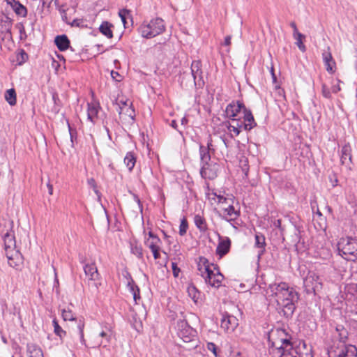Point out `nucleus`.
I'll return each mask as SVG.
<instances>
[{
    "label": "nucleus",
    "instance_id": "14",
    "mask_svg": "<svg viewBox=\"0 0 357 357\" xmlns=\"http://www.w3.org/2000/svg\"><path fill=\"white\" fill-rule=\"evenodd\" d=\"M201 67L202 64L199 61H193L191 64V73L194 78V82L199 87H202L204 85Z\"/></svg>",
    "mask_w": 357,
    "mask_h": 357
},
{
    "label": "nucleus",
    "instance_id": "15",
    "mask_svg": "<svg viewBox=\"0 0 357 357\" xmlns=\"http://www.w3.org/2000/svg\"><path fill=\"white\" fill-rule=\"evenodd\" d=\"M238 325V321L234 316L229 314L223 315L221 319V328L228 333L234 331Z\"/></svg>",
    "mask_w": 357,
    "mask_h": 357
},
{
    "label": "nucleus",
    "instance_id": "61",
    "mask_svg": "<svg viewBox=\"0 0 357 357\" xmlns=\"http://www.w3.org/2000/svg\"><path fill=\"white\" fill-rule=\"evenodd\" d=\"M171 126L175 129H176L177 127V123L175 120L172 121L171 122Z\"/></svg>",
    "mask_w": 357,
    "mask_h": 357
},
{
    "label": "nucleus",
    "instance_id": "26",
    "mask_svg": "<svg viewBox=\"0 0 357 357\" xmlns=\"http://www.w3.org/2000/svg\"><path fill=\"white\" fill-rule=\"evenodd\" d=\"M223 211L227 220H234L239 216V212L236 211L232 205H229L228 207L223 208Z\"/></svg>",
    "mask_w": 357,
    "mask_h": 357
},
{
    "label": "nucleus",
    "instance_id": "36",
    "mask_svg": "<svg viewBox=\"0 0 357 357\" xmlns=\"http://www.w3.org/2000/svg\"><path fill=\"white\" fill-rule=\"evenodd\" d=\"M13 9L18 15L26 17L27 15V10L26 7L21 4L20 2Z\"/></svg>",
    "mask_w": 357,
    "mask_h": 357
},
{
    "label": "nucleus",
    "instance_id": "31",
    "mask_svg": "<svg viewBox=\"0 0 357 357\" xmlns=\"http://www.w3.org/2000/svg\"><path fill=\"white\" fill-rule=\"evenodd\" d=\"M5 99L11 106L16 104V93L14 89H10L6 91Z\"/></svg>",
    "mask_w": 357,
    "mask_h": 357
},
{
    "label": "nucleus",
    "instance_id": "57",
    "mask_svg": "<svg viewBox=\"0 0 357 357\" xmlns=\"http://www.w3.org/2000/svg\"><path fill=\"white\" fill-rule=\"evenodd\" d=\"M160 266H166L167 264V258L163 259L162 261H158V262Z\"/></svg>",
    "mask_w": 357,
    "mask_h": 357
},
{
    "label": "nucleus",
    "instance_id": "55",
    "mask_svg": "<svg viewBox=\"0 0 357 357\" xmlns=\"http://www.w3.org/2000/svg\"><path fill=\"white\" fill-rule=\"evenodd\" d=\"M17 27L20 30V33H24V27L22 24H17Z\"/></svg>",
    "mask_w": 357,
    "mask_h": 357
},
{
    "label": "nucleus",
    "instance_id": "9",
    "mask_svg": "<svg viewBox=\"0 0 357 357\" xmlns=\"http://www.w3.org/2000/svg\"><path fill=\"white\" fill-rule=\"evenodd\" d=\"M62 317L64 321H75L77 324L75 333L79 336L82 344H85V340L84 338V321L82 319H77L75 318L73 312L70 310L63 309L61 312Z\"/></svg>",
    "mask_w": 357,
    "mask_h": 357
},
{
    "label": "nucleus",
    "instance_id": "28",
    "mask_svg": "<svg viewBox=\"0 0 357 357\" xmlns=\"http://www.w3.org/2000/svg\"><path fill=\"white\" fill-rule=\"evenodd\" d=\"M128 287L133 296L134 301L137 303V301L140 299V291L139 287L135 284L132 279L128 282Z\"/></svg>",
    "mask_w": 357,
    "mask_h": 357
},
{
    "label": "nucleus",
    "instance_id": "43",
    "mask_svg": "<svg viewBox=\"0 0 357 357\" xmlns=\"http://www.w3.org/2000/svg\"><path fill=\"white\" fill-rule=\"evenodd\" d=\"M238 126H235L234 125H231L230 123L228 124L227 128L229 132H233L236 136L238 135L241 132V130L237 128Z\"/></svg>",
    "mask_w": 357,
    "mask_h": 357
},
{
    "label": "nucleus",
    "instance_id": "50",
    "mask_svg": "<svg viewBox=\"0 0 357 357\" xmlns=\"http://www.w3.org/2000/svg\"><path fill=\"white\" fill-rule=\"evenodd\" d=\"M214 196H216L217 197V199H218V203H220V204H224V203H226L227 201V199L224 197L223 196H221V195H217L215 193H214Z\"/></svg>",
    "mask_w": 357,
    "mask_h": 357
},
{
    "label": "nucleus",
    "instance_id": "2",
    "mask_svg": "<svg viewBox=\"0 0 357 357\" xmlns=\"http://www.w3.org/2000/svg\"><path fill=\"white\" fill-rule=\"evenodd\" d=\"M291 337L285 330L278 328L269 336V353L273 357H297L298 352L293 348Z\"/></svg>",
    "mask_w": 357,
    "mask_h": 357
},
{
    "label": "nucleus",
    "instance_id": "44",
    "mask_svg": "<svg viewBox=\"0 0 357 357\" xmlns=\"http://www.w3.org/2000/svg\"><path fill=\"white\" fill-rule=\"evenodd\" d=\"M322 95L326 98H331V94L329 89L326 86V84H322Z\"/></svg>",
    "mask_w": 357,
    "mask_h": 357
},
{
    "label": "nucleus",
    "instance_id": "29",
    "mask_svg": "<svg viewBox=\"0 0 357 357\" xmlns=\"http://www.w3.org/2000/svg\"><path fill=\"white\" fill-rule=\"evenodd\" d=\"M194 222L200 231L205 232L207 230L206 222L201 215H196L194 218Z\"/></svg>",
    "mask_w": 357,
    "mask_h": 357
},
{
    "label": "nucleus",
    "instance_id": "42",
    "mask_svg": "<svg viewBox=\"0 0 357 357\" xmlns=\"http://www.w3.org/2000/svg\"><path fill=\"white\" fill-rule=\"evenodd\" d=\"M131 250L132 254H134L138 258H142L143 257V250L142 247L135 245L132 247Z\"/></svg>",
    "mask_w": 357,
    "mask_h": 357
},
{
    "label": "nucleus",
    "instance_id": "47",
    "mask_svg": "<svg viewBox=\"0 0 357 357\" xmlns=\"http://www.w3.org/2000/svg\"><path fill=\"white\" fill-rule=\"evenodd\" d=\"M207 348L208 350L211 351L214 354V355L216 356V355H217L216 346L214 343H212V342L208 343Z\"/></svg>",
    "mask_w": 357,
    "mask_h": 357
},
{
    "label": "nucleus",
    "instance_id": "18",
    "mask_svg": "<svg viewBox=\"0 0 357 357\" xmlns=\"http://www.w3.org/2000/svg\"><path fill=\"white\" fill-rule=\"evenodd\" d=\"M322 58L327 72L329 73H333L335 70V62L333 59L329 47L327 48V50L323 52Z\"/></svg>",
    "mask_w": 357,
    "mask_h": 357
},
{
    "label": "nucleus",
    "instance_id": "21",
    "mask_svg": "<svg viewBox=\"0 0 357 357\" xmlns=\"http://www.w3.org/2000/svg\"><path fill=\"white\" fill-rule=\"evenodd\" d=\"M100 106L96 102L88 103L87 109V118L94 123L98 118V113L99 112Z\"/></svg>",
    "mask_w": 357,
    "mask_h": 357
},
{
    "label": "nucleus",
    "instance_id": "4",
    "mask_svg": "<svg viewBox=\"0 0 357 357\" xmlns=\"http://www.w3.org/2000/svg\"><path fill=\"white\" fill-rule=\"evenodd\" d=\"M139 31L144 38H151L165 31L164 21L161 18H155L148 23H143Z\"/></svg>",
    "mask_w": 357,
    "mask_h": 357
},
{
    "label": "nucleus",
    "instance_id": "10",
    "mask_svg": "<svg viewBox=\"0 0 357 357\" xmlns=\"http://www.w3.org/2000/svg\"><path fill=\"white\" fill-rule=\"evenodd\" d=\"M211 266L213 268H211L210 272H208L204 280L206 283L209 284L210 286L215 288H218L222 284L224 276L220 272V270L217 265L211 264Z\"/></svg>",
    "mask_w": 357,
    "mask_h": 357
},
{
    "label": "nucleus",
    "instance_id": "52",
    "mask_svg": "<svg viewBox=\"0 0 357 357\" xmlns=\"http://www.w3.org/2000/svg\"><path fill=\"white\" fill-rule=\"evenodd\" d=\"M337 82H338V84L337 85H333L332 87V91L334 93H337L338 91H340L341 90V88L339 84L340 81L338 80Z\"/></svg>",
    "mask_w": 357,
    "mask_h": 357
},
{
    "label": "nucleus",
    "instance_id": "46",
    "mask_svg": "<svg viewBox=\"0 0 357 357\" xmlns=\"http://www.w3.org/2000/svg\"><path fill=\"white\" fill-rule=\"evenodd\" d=\"M111 76H112V79H114L115 81H116V82L121 81V76L120 75V74L118 72L112 70L111 72Z\"/></svg>",
    "mask_w": 357,
    "mask_h": 357
},
{
    "label": "nucleus",
    "instance_id": "58",
    "mask_svg": "<svg viewBox=\"0 0 357 357\" xmlns=\"http://www.w3.org/2000/svg\"><path fill=\"white\" fill-rule=\"evenodd\" d=\"M47 186L48 190H49V194L50 195H52V193H53L52 185H51L50 183H47Z\"/></svg>",
    "mask_w": 357,
    "mask_h": 357
},
{
    "label": "nucleus",
    "instance_id": "19",
    "mask_svg": "<svg viewBox=\"0 0 357 357\" xmlns=\"http://www.w3.org/2000/svg\"><path fill=\"white\" fill-rule=\"evenodd\" d=\"M351 148L349 144H344L341 150L340 160L343 165L349 167L351 163Z\"/></svg>",
    "mask_w": 357,
    "mask_h": 357
},
{
    "label": "nucleus",
    "instance_id": "63",
    "mask_svg": "<svg viewBox=\"0 0 357 357\" xmlns=\"http://www.w3.org/2000/svg\"><path fill=\"white\" fill-rule=\"evenodd\" d=\"M89 183L90 185H92L93 188H96L95 181L93 178H91L90 180H89Z\"/></svg>",
    "mask_w": 357,
    "mask_h": 357
},
{
    "label": "nucleus",
    "instance_id": "8",
    "mask_svg": "<svg viewBox=\"0 0 357 357\" xmlns=\"http://www.w3.org/2000/svg\"><path fill=\"white\" fill-rule=\"evenodd\" d=\"M231 121L235 123L234 125L238 126L237 128L241 130L243 128L249 131L257 126L251 111L248 109H244L243 117Z\"/></svg>",
    "mask_w": 357,
    "mask_h": 357
},
{
    "label": "nucleus",
    "instance_id": "45",
    "mask_svg": "<svg viewBox=\"0 0 357 357\" xmlns=\"http://www.w3.org/2000/svg\"><path fill=\"white\" fill-rule=\"evenodd\" d=\"M172 271H173L174 276V277H178V274H179V272H180V268L177 267L176 264L174 263V262L172 263Z\"/></svg>",
    "mask_w": 357,
    "mask_h": 357
},
{
    "label": "nucleus",
    "instance_id": "27",
    "mask_svg": "<svg viewBox=\"0 0 357 357\" xmlns=\"http://www.w3.org/2000/svg\"><path fill=\"white\" fill-rule=\"evenodd\" d=\"M112 27H113V25L111 23L108 22H103L100 24L99 30L107 38H112L113 37V33L111 29Z\"/></svg>",
    "mask_w": 357,
    "mask_h": 357
},
{
    "label": "nucleus",
    "instance_id": "13",
    "mask_svg": "<svg viewBox=\"0 0 357 357\" xmlns=\"http://www.w3.org/2000/svg\"><path fill=\"white\" fill-rule=\"evenodd\" d=\"M84 271L85 275L88 278L89 285H91L90 282H91V284H93L96 289H98L100 284V283L97 282L99 280V273L95 264H86L84 266Z\"/></svg>",
    "mask_w": 357,
    "mask_h": 357
},
{
    "label": "nucleus",
    "instance_id": "60",
    "mask_svg": "<svg viewBox=\"0 0 357 357\" xmlns=\"http://www.w3.org/2000/svg\"><path fill=\"white\" fill-rule=\"evenodd\" d=\"M188 119H187L185 116H184V117L181 119V124H182V125H186V124L188 123Z\"/></svg>",
    "mask_w": 357,
    "mask_h": 357
},
{
    "label": "nucleus",
    "instance_id": "6",
    "mask_svg": "<svg viewBox=\"0 0 357 357\" xmlns=\"http://www.w3.org/2000/svg\"><path fill=\"white\" fill-rule=\"evenodd\" d=\"M337 331L340 329L337 328ZM340 340L335 342L334 344L329 347L328 349V354L329 357H342L347 352L349 346H346L345 340L347 338V332L343 328L341 329V333L339 334Z\"/></svg>",
    "mask_w": 357,
    "mask_h": 357
},
{
    "label": "nucleus",
    "instance_id": "17",
    "mask_svg": "<svg viewBox=\"0 0 357 357\" xmlns=\"http://www.w3.org/2000/svg\"><path fill=\"white\" fill-rule=\"evenodd\" d=\"M11 22L6 21L1 25V30L0 31V44L4 42H10L12 40L11 33Z\"/></svg>",
    "mask_w": 357,
    "mask_h": 357
},
{
    "label": "nucleus",
    "instance_id": "12",
    "mask_svg": "<svg viewBox=\"0 0 357 357\" xmlns=\"http://www.w3.org/2000/svg\"><path fill=\"white\" fill-rule=\"evenodd\" d=\"M218 165L215 162L203 163L200 174L205 179H214L218 176Z\"/></svg>",
    "mask_w": 357,
    "mask_h": 357
},
{
    "label": "nucleus",
    "instance_id": "40",
    "mask_svg": "<svg viewBox=\"0 0 357 357\" xmlns=\"http://www.w3.org/2000/svg\"><path fill=\"white\" fill-rule=\"evenodd\" d=\"M188 228V221L185 218H183L181 221V224L179 226V234L181 236H184L187 232Z\"/></svg>",
    "mask_w": 357,
    "mask_h": 357
},
{
    "label": "nucleus",
    "instance_id": "25",
    "mask_svg": "<svg viewBox=\"0 0 357 357\" xmlns=\"http://www.w3.org/2000/svg\"><path fill=\"white\" fill-rule=\"evenodd\" d=\"M29 357H43L41 349L36 344H29L27 345Z\"/></svg>",
    "mask_w": 357,
    "mask_h": 357
},
{
    "label": "nucleus",
    "instance_id": "23",
    "mask_svg": "<svg viewBox=\"0 0 357 357\" xmlns=\"http://www.w3.org/2000/svg\"><path fill=\"white\" fill-rule=\"evenodd\" d=\"M255 245L256 248L259 249L257 252V257L259 259L265 252L266 242L265 237L264 236V235L261 234H257L255 235Z\"/></svg>",
    "mask_w": 357,
    "mask_h": 357
},
{
    "label": "nucleus",
    "instance_id": "24",
    "mask_svg": "<svg viewBox=\"0 0 357 357\" xmlns=\"http://www.w3.org/2000/svg\"><path fill=\"white\" fill-rule=\"evenodd\" d=\"M54 42L60 51L67 50L70 45V41L66 35L57 36L54 39Z\"/></svg>",
    "mask_w": 357,
    "mask_h": 357
},
{
    "label": "nucleus",
    "instance_id": "34",
    "mask_svg": "<svg viewBox=\"0 0 357 357\" xmlns=\"http://www.w3.org/2000/svg\"><path fill=\"white\" fill-rule=\"evenodd\" d=\"M146 243L150 250H153L160 248L162 241L159 238H153V239H147Z\"/></svg>",
    "mask_w": 357,
    "mask_h": 357
},
{
    "label": "nucleus",
    "instance_id": "35",
    "mask_svg": "<svg viewBox=\"0 0 357 357\" xmlns=\"http://www.w3.org/2000/svg\"><path fill=\"white\" fill-rule=\"evenodd\" d=\"M345 291L348 295H351L357 298V284L351 283L345 287Z\"/></svg>",
    "mask_w": 357,
    "mask_h": 357
},
{
    "label": "nucleus",
    "instance_id": "11",
    "mask_svg": "<svg viewBox=\"0 0 357 357\" xmlns=\"http://www.w3.org/2000/svg\"><path fill=\"white\" fill-rule=\"evenodd\" d=\"M245 109L247 108L243 103L240 102L239 101H233L227 106L225 114L227 117L230 120H235L237 119V118L243 117Z\"/></svg>",
    "mask_w": 357,
    "mask_h": 357
},
{
    "label": "nucleus",
    "instance_id": "62",
    "mask_svg": "<svg viewBox=\"0 0 357 357\" xmlns=\"http://www.w3.org/2000/svg\"><path fill=\"white\" fill-rule=\"evenodd\" d=\"M62 19H63V20H64L67 23H69L68 21V17L66 16V14L64 12H63V13L62 15Z\"/></svg>",
    "mask_w": 357,
    "mask_h": 357
},
{
    "label": "nucleus",
    "instance_id": "33",
    "mask_svg": "<svg viewBox=\"0 0 357 357\" xmlns=\"http://www.w3.org/2000/svg\"><path fill=\"white\" fill-rule=\"evenodd\" d=\"M119 15L121 19L124 27H126L128 24V20H130L132 22L130 12L127 9H122L119 10Z\"/></svg>",
    "mask_w": 357,
    "mask_h": 357
},
{
    "label": "nucleus",
    "instance_id": "48",
    "mask_svg": "<svg viewBox=\"0 0 357 357\" xmlns=\"http://www.w3.org/2000/svg\"><path fill=\"white\" fill-rule=\"evenodd\" d=\"M151 250L153 252V257L155 259H160V248H155V249Z\"/></svg>",
    "mask_w": 357,
    "mask_h": 357
},
{
    "label": "nucleus",
    "instance_id": "37",
    "mask_svg": "<svg viewBox=\"0 0 357 357\" xmlns=\"http://www.w3.org/2000/svg\"><path fill=\"white\" fill-rule=\"evenodd\" d=\"M294 38L296 40V44L297 45L298 47L302 51H305V46L303 45V43L302 41V39L305 38V36L301 33H298L296 34H293Z\"/></svg>",
    "mask_w": 357,
    "mask_h": 357
},
{
    "label": "nucleus",
    "instance_id": "3",
    "mask_svg": "<svg viewBox=\"0 0 357 357\" xmlns=\"http://www.w3.org/2000/svg\"><path fill=\"white\" fill-rule=\"evenodd\" d=\"M340 255L348 261L357 260V238L352 237L342 238L338 244Z\"/></svg>",
    "mask_w": 357,
    "mask_h": 357
},
{
    "label": "nucleus",
    "instance_id": "32",
    "mask_svg": "<svg viewBox=\"0 0 357 357\" xmlns=\"http://www.w3.org/2000/svg\"><path fill=\"white\" fill-rule=\"evenodd\" d=\"M119 114L122 116H128L130 120L133 121L135 118V110L131 107H121Z\"/></svg>",
    "mask_w": 357,
    "mask_h": 357
},
{
    "label": "nucleus",
    "instance_id": "7",
    "mask_svg": "<svg viewBox=\"0 0 357 357\" xmlns=\"http://www.w3.org/2000/svg\"><path fill=\"white\" fill-rule=\"evenodd\" d=\"M303 284L307 294H316L322 288V280L316 273L310 271L304 279Z\"/></svg>",
    "mask_w": 357,
    "mask_h": 357
},
{
    "label": "nucleus",
    "instance_id": "41",
    "mask_svg": "<svg viewBox=\"0 0 357 357\" xmlns=\"http://www.w3.org/2000/svg\"><path fill=\"white\" fill-rule=\"evenodd\" d=\"M6 254V257L8 258V262L9 265L11 267H16L17 266V264L14 261V259L15 257H17L19 255H15V254L13 252H8Z\"/></svg>",
    "mask_w": 357,
    "mask_h": 357
},
{
    "label": "nucleus",
    "instance_id": "30",
    "mask_svg": "<svg viewBox=\"0 0 357 357\" xmlns=\"http://www.w3.org/2000/svg\"><path fill=\"white\" fill-rule=\"evenodd\" d=\"M136 163V158L131 152L127 153L124 158V164L128 167V170L131 172Z\"/></svg>",
    "mask_w": 357,
    "mask_h": 357
},
{
    "label": "nucleus",
    "instance_id": "39",
    "mask_svg": "<svg viewBox=\"0 0 357 357\" xmlns=\"http://www.w3.org/2000/svg\"><path fill=\"white\" fill-rule=\"evenodd\" d=\"M53 326L54 329V333L59 335L60 337H62L63 335L66 334V332L61 328V327L59 325L58 321L56 319H54Z\"/></svg>",
    "mask_w": 357,
    "mask_h": 357
},
{
    "label": "nucleus",
    "instance_id": "16",
    "mask_svg": "<svg viewBox=\"0 0 357 357\" xmlns=\"http://www.w3.org/2000/svg\"><path fill=\"white\" fill-rule=\"evenodd\" d=\"M211 151H214L212 144V139L210 137L207 142V146L200 145L199 155L202 164L211 162Z\"/></svg>",
    "mask_w": 357,
    "mask_h": 357
},
{
    "label": "nucleus",
    "instance_id": "1",
    "mask_svg": "<svg viewBox=\"0 0 357 357\" xmlns=\"http://www.w3.org/2000/svg\"><path fill=\"white\" fill-rule=\"evenodd\" d=\"M268 294L273 296L277 303V309L286 317H291L298 300V293L285 282L269 285Z\"/></svg>",
    "mask_w": 357,
    "mask_h": 357
},
{
    "label": "nucleus",
    "instance_id": "5",
    "mask_svg": "<svg viewBox=\"0 0 357 357\" xmlns=\"http://www.w3.org/2000/svg\"><path fill=\"white\" fill-rule=\"evenodd\" d=\"M3 222L4 227H8L6 232L3 234L6 253L13 252L15 255H19L20 253L16 250V241L13 230L14 222L13 220H3Z\"/></svg>",
    "mask_w": 357,
    "mask_h": 357
},
{
    "label": "nucleus",
    "instance_id": "20",
    "mask_svg": "<svg viewBox=\"0 0 357 357\" xmlns=\"http://www.w3.org/2000/svg\"><path fill=\"white\" fill-rule=\"evenodd\" d=\"M231 241L228 237L220 239L216 249L217 254L222 257L229 251Z\"/></svg>",
    "mask_w": 357,
    "mask_h": 357
},
{
    "label": "nucleus",
    "instance_id": "59",
    "mask_svg": "<svg viewBox=\"0 0 357 357\" xmlns=\"http://www.w3.org/2000/svg\"><path fill=\"white\" fill-rule=\"evenodd\" d=\"M149 238L148 239H153V238H158L156 235H155L153 232H149Z\"/></svg>",
    "mask_w": 357,
    "mask_h": 357
},
{
    "label": "nucleus",
    "instance_id": "56",
    "mask_svg": "<svg viewBox=\"0 0 357 357\" xmlns=\"http://www.w3.org/2000/svg\"><path fill=\"white\" fill-rule=\"evenodd\" d=\"M231 44V36H227L225 38V45H229Z\"/></svg>",
    "mask_w": 357,
    "mask_h": 357
},
{
    "label": "nucleus",
    "instance_id": "22",
    "mask_svg": "<svg viewBox=\"0 0 357 357\" xmlns=\"http://www.w3.org/2000/svg\"><path fill=\"white\" fill-rule=\"evenodd\" d=\"M197 266L199 274L202 278H204V279H205L208 272H210V271L213 268L211 266V264H209L208 259L204 257L200 258Z\"/></svg>",
    "mask_w": 357,
    "mask_h": 357
},
{
    "label": "nucleus",
    "instance_id": "38",
    "mask_svg": "<svg viewBox=\"0 0 357 357\" xmlns=\"http://www.w3.org/2000/svg\"><path fill=\"white\" fill-rule=\"evenodd\" d=\"M188 293L189 296L196 303L199 296V292L194 286H190L188 287Z\"/></svg>",
    "mask_w": 357,
    "mask_h": 357
},
{
    "label": "nucleus",
    "instance_id": "49",
    "mask_svg": "<svg viewBox=\"0 0 357 357\" xmlns=\"http://www.w3.org/2000/svg\"><path fill=\"white\" fill-rule=\"evenodd\" d=\"M83 21L79 19H75L71 23L72 26H77L79 27L82 25Z\"/></svg>",
    "mask_w": 357,
    "mask_h": 357
},
{
    "label": "nucleus",
    "instance_id": "53",
    "mask_svg": "<svg viewBox=\"0 0 357 357\" xmlns=\"http://www.w3.org/2000/svg\"><path fill=\"white\" fill-rule=\"evenodd\" d=\"M290 26L292 27L293 30H294V33L293 34H296V33H299L298 31V29H297V26H296V24L294 22H291L290 23Z\"/></svg>",
    "mask_w": 357,
    "mask_h": 357
},
{
    "label": "nucleus",
    "instance_id": "51",
    "mask_svg": "<svg viewBox=\"0 0 357 357\" xmlns=\"http://www.w3.org/2000/svg\"><path fill=\"white\" fill-rule=\"evenodd\" d=\"M7 4L10 5L12 8H13L18 3V1L16 0H6Z\"/></svg>",
    "mask_w": 357,
    "mask_h": 357
},
{
    "label": "nucleus",
    "instance_id": "64",
    "mask_svg": "<svg viewBox=\"0 0 357 357\" xmlns=\"http://www.w3.org/2000/svg\"><path fill=\"white\" fill-rule=\"evenodd\" d=\"M21 56L22 59H24V57H27V54L23 50L22 51Z\"/></svg>",
    "mask_w": 357,
    "mask_h": 357
},
{
    "label": "nucleus",
    "instance_id": "54",
    "mask_svg": "<svg viewBox=\"0 0 357 357\" xmlns=\"http://www.w3.org/2000/svg\"><path fill=\"white\" fill-rule=\"evenodd\" d=\"M100 336L102 337H104L106 339V342H109V336L108 335L104 332V331H102L100 333Z\"/></svg>",
    "mask_w": 357,
    "mask_h": 357
}]
</instances>
